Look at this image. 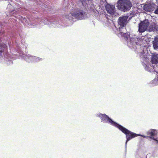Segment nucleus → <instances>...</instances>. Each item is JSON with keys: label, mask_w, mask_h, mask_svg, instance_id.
<instances>
[{"label": "nucleus", "mask_w": 158, "mask_h": 158, "mask_svg": "<svg viewBox=\"0 0 158 158\" xmlns=\"http://www.w3.org/2000/svg\"><path fill=\"white\" fill-rule=\"evenodd\" d=\"M78 4L80 6L75 9L72 13L66 15L65 18L68 20L66 23H63L65 26H67L72 25L73 22L76 21V19L82 20L87 18V14L85 12L86 7H88V5H93L92 0H79Z\"/></svg>", "instance_id": "f257e3e1"}, {"label": "nucleus", "mask_w": 158, "mask_h": 158, "mask_svg": "<svg viewBox=\"0 0 158 158\" xmlns=\"http://www.w3.org/2000/svg\"><path fill=\"white\" fill-rule=\"evenodd\" d=\"M96 116L97 117L100 118L101 121L102 122L104 123H109L113 126L118 128L126 135V139L125 149V157L126 158V157L127 143L130 140L137 136V135L118 123L105 114H102L98 113L97 114Z\"/></svg>", "instance_id": "f03ea898"}, {"label": "nucleus", "mask_w": 158, "mask_h": 158, "mask_svg": "<svg viewBox=\"0 0 158 158\" xmlns=\"http://www.w3.org/2000/svg\"><path fill=\"white\" fill-rule=\"evenodd\" d=\"M121 36L124 37L128 47L136 51V49L140 48V40L136 35L133 34H128L127 32Z\"/></svg>", "instance_id": "7ed1b4c3"}, {"label": "nucleus", "mask_w": 158, "mask_h": 158, "mask_svg": "<svg viewBox=\"0 0 158 158\" xmlns=\"http://www.w3.org/2000/svg\"><path fill=\"white\" fill-rule=\"evenodd\" d=\"M149 26V31H158V25L155 23L149 25V22L148 19H145L139 24L138 31L139 33L143 32L147 30Z\"/></svg>", "instance_id": "20e7f679"}, {"label": "nucleus", "mask_w": 158, "mask_h": 158, "mask_svg": "<svg viewBox=\"0 0 158 158\" xmlns=\"http://www.w3.org/2000/svg\"><path fill=\"white\" fill-rule=\"evenodd\" d=\"M129 17V15L127 14L119 17L118 19V25L116 28L120 35H122L123 34L126 33L127 32L125 26L127 23Z\"/></svg>", "instance_id": "39448f33"}, {"label": "nucleus", "mask_w": 158, "mask_h": 158, "mask_svg": "<svg viewBox=\"0 0 158 158\" xmlns=\"http://www.w3.org/2000/svg\"><path fill=\"white\" fill-rule=\"evenodd\" d=\"M117 4L118 9L123 12L129 11L132 6V4L130 0H118Z\"/></svg>", "instance_id": "423d86ee"}, {"label": "nucleus", "mask_w": 158, "mask_h": 158, "mask_svg": "<svg viewBox=\"0 0 158 158\" xmlns=\"http://www.w3.org/2000/svg\"><path fill=\"white\" fill-rule=\"evenodd\" d=\"M49 22L51 24L53 25V26L55 27H60L61 26H64L63 23H62L61 20L58 19H55L54 20H49V21L46 19H41L40 20V22H37L39 24V25L37 23H35L38 25V27H37L39 28L41 27L40 25L41 26L46 24H49Z\"/></svg>", "instance_id": "0eeeda50"}, {"label": "nucleus", "mask_w": 158, "mask_h": 158, "mask_svg": "<svg viewBox=\"0 0 158 158\" xmlns=\"http://www.w3.org/2000/svg\"><path fill=\"white\" fill-rule=\"evenodd\" d=\"M10 37L11 39L12 44H14V42L15 41V46L18 50H19L20 47L19 46V42L21 40L20 35H18L13 33L10 36Z\"/></svg>", "instance_id": "6e6552de"}, {"label": "nucleus", "mask_w": 158, "mask_h": 158, "mask_svg": "<svg viewBox=\"0 0 158 158\" xmlns=\"http://www.w3.org/2000/svg\"><path fill=\"white\" fill-rule=\"evenodd\" d=\"M158 133V130H157L156 129H150L149 131H148L147 132V133L148 135H150V136H146L143 135H141L140 134H136L137 135V136H135V137H137L138 136H140L144 138H146L147 137H149L151 139H154V136L157 135V134Z\"/></svg>", "instance_id": "1a4fd4ad"}, {"label": "nucleus", "mask_w": 158, "mask_h": 158, "mask_svg": "<svg viewBox=\"0 0 158 158\" xmlns=\"http://www.w3.org/2000/svg\"><path fill=\"white\" fill-rule=\"evenodd\" d=\"M4 36V32H0V54L4 51L6 52L7 50V46L6 44L2 42V37Z\"/></svg>", "instance_id": "9d476101"}, {"label": "nucleus", "mask_w": 158, "mask_h": 158, "mask_svg": "<svg viewBox=\"0 0 158 158\" xmlns=\"http://www.w3.org/2000/svg\"><path fill=\"white\" fill-rule=\"evenodd\" d=\"M105 9L107 12L111 15L114 14L116 11L114 5L107 3L105 5Z\"/></svg>", "instance_id": "9b49d317"}, {"label": "nucleus", "mask_w": 158, "mask_h": 158, "mask_svg": "<svg viewBox=\"0 0 158 158\" xmlns=\"http://www.w3.org/2000/svg\"><path fill=\"white\" fill-rule=\"evenodd\" d=\"M20 19L22 23H23L24 24L27 23L29 25V26H30V27H38L37 24H36L34 23H33L30 21H29L27 20V19L25 17H21Z\"/></svg>", "instance_id": "f8f14e48"}, {"label": "nucleus", "mask_w": 158, "mask_h": 158, "mask_svg": "<svg viewBox=\"0 0 158 158\" xmlns=\"http://www.w3.org/2000/svg\"><path fill=\"white\" fill-rule=\"evenodd\" d=\"M143 8L144 10L148 12H150L152 10H153L154 9V6L150 4L143 5Z\"/></svg>", "instance_id": "ddd939ff"}, {"label": "nucleus", "mask_w": 158, "mask_h": 158, "mask_svg": "<svg viewBox=\"0 0 158 158\" xmlns=\"http://www.w3.org/2000/svg\"><path fill=\"white\" fill-rule=\"evenodd\" d=\"M32 56L30 55H27L22 56V57L25 61L28 62H32Z\"/></svg>", "instance_id": "4468645a"}, {"label": "nucleus", "mask_w": 158, "mask_h": 158, "mask_svg": "<svg viewBox=\"0 0 158 158\" xmlns=\"http://www.w3.org/2000/svg\"><path fill=\"white\" fill-rule=\"evenodd\" d=\"M79 1H78V2ZM78 5H79L78 4ZM70 6L71 7V9L70 10L71 11V13L73 12L75 9H77V8H79L80 6V5H77V6L76 5V4L75 2L72 1L71 2V4L70 5Z\"/></svg>", "instance_id": "2eb2a0df"}, {"label": "nucleus", "mask_w": 158, "mask_h": 158, "mask_svg": "<svg viewBox=\"0 0 158 158\" xmlns=\"http://www.w3.org/2000/svg\"><path fill=\"white\" fill-rule=\"evenodd\" d=\"M151 60L152 64H157L158 63V55L153 56Z\"/></svg>", "instance_id": "dca6fc26"}, {"label": "nucleus", "mask_w": 158, "mask_h": 158, "mask_svg": "<svg viewBox=\"0 0 158 158\" xmlns=\"http://www.w3.org/2000/svg\"><path fill=\"white\" fill-rule=\"evenodd\" d=\"M153 47L154 49L156 50L158 48V38H155L152 41Z\"/></svg>", "instance_id": "f3484780"}, {"label": "nucleus", "mask_w": 158, "mask_h": 158, "mask_svg": "<svg viewBox=\"0 0 158 158\" xmlns=\"http://www.w3.org/2000/svg\"><path fill=\"white\" fill-rule=\"evenodd\" d=\"M43 59L42 58H40L39 57L32 56V62H38L41 61L43 60Z\"/></svg>", "instance_id": "a211bd4d"}, {"label": "nucleus", "mask_w": 158, "mask_h": 158, "mask_svg": "<svg viewBox=\"0 0 158 158\" xmlns=\"http://www.w3.org/2000/svg\"><path fill=\"white\" fill-rule=\"evenodd\" d=\"M150 84L152 86H154L157 84V79L156 78L150 82Z\"/></svg>", "instance_id": "6ab92c4d"}, {"label": "nucleus", "mask_w": 158, "mask_h": 158, "mask_svg": "<svg viewBox=\"0 0 158 158\" xmlns=\"http://www.w3.org/2000/svg\"><path fill=\"white\" fill-rule=\"evenodd\" d=\"M38 4L42 8L44 9V8H46L47 7V5H46L44 4V3H43L41 2H40L38 3Z\"/></svg>", "instance_id": "aec40b11"}, {"label": "nucleus", "mask_w": 158, "mask_h": 158, "mask_svg": "<svg viewBox=\"0 0 158 158\" xmlns=\"http://www.w3.org/2000/svg\"><path fill=\"white\" fill-rule=\"evenodd\" d=\"M145 70L147 71H151V69L146 64H145L144 65Z\"/></svg>", "instance_id": "412c9836"}, {"label": "nucleus", "mask_w": 158, "mask_h": 158, "mask_svg": "<svg viewBox=\"0 0 158 158\" xmlns=\"http://www.w3.org/2000/svg\"><path fill=\"white\" fill-rule=\"evenodd\" d=\"M13 63V61L10 60H8L7 62V64L8 65H10L12 64Z\"/></svg>", "instance_id": "4be33fe9"}, {"label": "nucleus", "mask_w": 158, "mask_h": 158, "mask_svg": "<svg viewBox=\"0 0 158 158\" xmlns=\"http://www.w3.org/2000/svg\"><path fill=\"white\" fill-rule=\"evenodd\" d=\"M154 13L155 14L158 15V6H157L155 10Z\"/></svg>", "instance_id": "5701e85b"}, {"label": "nucleus", "mask_w": 158, "mask_h": 158, "mask_svg": "<svg viewBox=\"0 0 158 158\" xmlns=\"http://www.w3.org/2000/svg\"><path fill=\"white\" fill-rule=\"evenodd\" d=\"M154 141H156L157 143H158V140L157 139V138H154L153 139Z\"/></svg>", "instance_id": "b1692460"}, {"label": "nucleus", "mask_w": 158, "mask_h": 158, "mask_svg": "<svg viewBox=\"0 0 158 158\" xmlns=\"http://www.w3.org/2000/svg\"><path fill=\"white\" fill-rule=\"evenodd\" d=\"M102 15L103 16H104V18L106 19V17L105 15L102 14Z\"/></svg>", "instance_id": "393cba45"}, {"label": "nucleus", "mask_w": 158, "mask_h": 158, "mask_svg": "<svg viewBox=\"0 0 158 158\" xmlns=\"http://www.w3.org/2000/svg\"><path fill=\"white\" fill-rule=\"evenodd\" d=\"M8 44H9V46H10V47H11V45L10 44H9V43L8 42Z\"/></svg>", "instance_id": "a878e982"}, {"label": "nucleus", "mask_w": 158, "mask_h": 158, "mask_svg": "<svg viewBox=\"0 0 158 158\" xmlns=\"http://www.w3.org/2000/svg\"><path fill=\"white\" fill-rule=\"evenodd\" d=\"M8 3H9L10 5H11V4H10V3H9V2H8Z\"/></svg>", "instance_id": "bb28decb"}, {"label": "nucleus", "mask_w": 158, "mask_h": 158, "mask_svg": "<svg viewBox=\"0 0 158 158\" xmlns=\"http://www.w3.org/2000/svg\"><path fill=\"white\" fill-rule=\"evenodd\" d=\"M144 58L145 59L146 57L145 56H144Z\"/></svg>", "instance_id": "cd10ccee"}, {"label": "nucleus", "mask_w": 158, "mask_h": 158, "mask_svg": "<svg viewBox=\"0 0 158 158\" xmlns=\"http://www.w3.org/2000/svg\"><path fill=\"white\" fill-rule=\"evenodd\" d=\"M157 78H158V75H157Z\"/></svg>", "instance_id": "c85d7f7f"}]
</instances>
